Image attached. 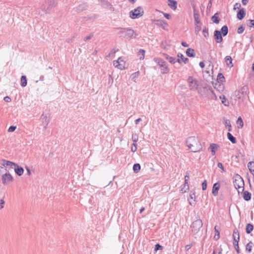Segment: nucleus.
Masks as SVG:
<instances>
[{"label":"nucleus","instance_id":"1","mask_svg":"<svg viewBox=\"0 0 254 254\" xmlns=\"http://www.w3.org/2000/svg\"><path fill=\"white\" fill-rule=\"evenodd\" d=\"M187 145L192 152H199L202 150L200 139L198 137H189L186 141Z\"/></svg>","mask_w":254,"mask_h":254},{"label":"nucleus","instance_id":"2","mask_svg":"<svg viewBox=\"0 0 254 254\" xmlns=\"http://www.w3.org/2000/svg\"><path fill=\"white\" fill-rule=\"evenodd\" d=\"M187 85L190 91L197 90L198 93L202 95L201 90L199 89V83L198 80L192 76H189L187 79Z\"/></svg>","mask_w":254,"mask_h":254},{"label":"nucleus","instance_id":"3","mask_svg":"<svg viewBox=\"0 0 254 254\" xmlns=\"http://www.w3.org/2000/svg\"><path fill=\"white\" fill-rule=\"evenodd\" d=\"M58 0H45V3L41 5V9L45 12H48L53 8L57 6Z\"/></svg>","mask_w":254,"mask_h":254},{"label":"nucleus","instance_id":"4","mask_svg":"<svg viewBox=\"0 0 254 254\" xmlns=\"http://www.w3.org/2000/svg\"><path fill=\"white\" fill-rule=\"evenodd\" d=\"M234 185L238 190L239 193L244 191V182L243 178L238 174L235 176L234 178Z\"/></svg>","mask_w":254,"mask_h":254},{"label":"nucleus","instance_id":"5","mask_svg":"<svg viewBox=\"0 0 254 254\" xmlns=\"http://www.w3.org/2000/svg\"><path fill=\"white\" fill-rule=\"evenodd\" d=\"M154 61L159 66L162 74H167L169 72V68L168 65L163 60L160 58H154Z\"/></svg>","mask_w":254,"mask_h":254},{"label":"nucleus","instance_id":"6","mask_svg":"<svg viewBox=\"0 0 254 254\" xmlns=\"http://www.w3.org/2000/svg\"><path fill=\"white\" fill-rule=\"evenodd\" d=\"M144 14L143 8L141 6H138L131 10L129 13V17L131 19H136L141 17Z\"/></svg>","mask_w":254,"mask_h":254},{"label":"nucleus","instance_id":"7","mask_svg":"<svg viewBox=\"0 0 254 254\" xmlns=\"http://www.w3.org/2000/svg\"><path fill=\"white\" fill-rule=\"evenodd\" d=\"M1 180L2 184L6 186L13 181V178L9 171L7 170L1 175Z\"/></svg>","mask_w":254,"mask_h":254},{"label":"nucleus","instance_id":"8","mask_svg":"<svg viewBox=\"0 0 254 254\" xmlns=\"http://www.w3.org/2000/svg\"><path fill=\"white\" fill-rule=\"evenodd\" d=\"M119 33L127 38H131L134 34V31L129 28H119Z\"/></svg>","mask_w":254,"mask_h":254},{"label":"nucleus","instance_id":"9","mask_svg":"<svg viewBox=\"0 0 254 254\" xmlns=\"http://www.w3.org/2000/svg\"><path fill=\"white\" fill-rule=\"evenodd\" d=\"M202 226V222L201 220L198 219L193 221L191 225L192 228V232L194 234H196L198 233L199 230Z\"/></svg>","mask_w":254,"mask_h":254},{"label":"nucleus","instance_id":"10","mask_svg":"<svg viewBox=\"0 0 254 254\" xmlns=\"http://www.w3.org/2000/svg\"><path fill=\"white\" fill-rule=\"evenodd\" d=\"M113 65L119 69L123 70L125 69L126 68V64L125 58L120 57L117 61L113 62Z\"/></svg>","mask_w":254,"mask_h":254},{"label":"nucleus","instance_id":"11","mask_svg":"<svg viewBox=\"0 0 254 254\" xmlns=\"http://www.w3.org/2000/svg\"><path fill=\"white\" fill-rule=\"evenodd\" d=\"M0 165L3 166L4 168L9 167L10 168L12 169L15 167L17 164L8 160L2 159L0 160Z\"/></svg>","mask_w":254,"mask_h":254},{"label":"nucleus","instance_id":"12","mask_svg":"<svg viewBox=\"0 0 254 254\" xmlns=\"http://www.w3.org/2000/svg\"><path fill=\"white\" fill-rule=\"evenodd\" d=\"M151 21L155 24L162 28L164 29H165V27L167 25V23L164 20L154 18L152 19Z\"/></svg>","mask_w":254,"mask_h":254},{"label":"nucleus","instance_id":"13","mask_svg":"<svg viewBox=\"0 0 254 254\" xmlns=\"http://www.w3.org/2000/svg\"><path fill=\"white\" fill-rule=\"evenodd\" d=\"M98 1L103 7L108 8L111 11L114 10V7L107 0H98Z\"/></svg>","mask_w":254,"mask_h":254},{"label":"nucleus","instance_id":"14","mask_svg":"<svg viewBox=\"0 0 254 254\" xmlns=\"http://www.w3.org/2000/svg\"><path fill=\"white\" fill-rule=\"evenodd\" d=\"M164 58L169 61L171 64H175L178 62L180 64H181V60L180 59H176L175 58L170 57L167 54H164Z\"/></svg>","mask_w":254,"mask_h":254},{"label":"nucleus","instance_id":"15","mask_svg":"<svg viewBox=\"0 0 254 254\" xmlns=\"http://www.w3.org/2000/svg\"><path fill=\"white\" fill-rule=\"evenodd\" d=\"M41 119L43 121V123L44 125V127L46 128L50 122L49 116L47 115L42 114L41 116Z\"/></svg>","mask_w":254,"mask_h":254},{"label":"nucleus","instance_id":"16","mask_svg":"<svg viewBox=\"0 0 254 254\" xmlns=\"http://www.w3.org/2000/svg\"><path fill=\"white\" fill-rule=\"evenodd\" d=\"M214 36L217 43H221L223 39L220 31L215 30Z\"/></svg>","mask_w":254,"mask_h":254},{"label":"nucleus","instance_id":"17","mask_svg":"<svg viewBox=\"0 0 254 254\" xmlns=\"http://www.w3.org/2000/svg\"><path fill=\"white\" fill-rule=\"evenodd\" d=\"M220 185L219 183H215L212 188V193L213 195L216 196L218 194V190L220 189Z\"/></svg>","mask_w":254,"mask_h":254},{"label":"nucleus","instance_id":"18","mask_svg":"<svg viewBox=\"0 0 254 254\" xmlns=\"http://www.w3.org/2000/svg\"><path fill=\"white\" fill-rule=\"evenodd\" d=\"M219 146L215 143H211L209 147V149L210 150L212 155H214L216 153V151L218 150Z\"/></svg>","mask_w":254,"mask_h":254},{"label":"nucleus","instance_id":"19","mask_svg":"<svg viewBox=\"0 0 254 254\" xmlns=\"http://www.w3.org/2000/svg\"><path fill=\"white\" fill-rule=\"evenodd\" d=\"M14 169L15 173L19 176H21L23 174L24 169L22 167L18 166L17 164Z\"/></svg>","mask_w":254,"mask_h":254},{"label":"nucleus","instance_id":"20","mask_svg":"<svg viewBox=\"0 0 254 254\" xmlns=\"http://www.w3.org/2000/svg\"><path fill=\"white\" fill-rule=\"evenodd\" d=\"M167 4L169 7L173 10L177 8V2L174 0H168Z\"/></svg>","mask_w":254,"mask_h":254},{"label":"nucleus","instance_id":"21","mask_svg":"<svg viewBox=\"0 0 254 254\" xmlns=\"http://www.w3.org/2000/svg\"><path fill=\"white\" fill-rule=\"evenodd\" d=\"M233 237L234 239L233 242L236 243L237 242H239L240 239L239 233L237 229L234 230Z\"/></svg>","mask_w":254,"mask_h":254},{"label":"nucleus","instance_id":"22","mask_svg":"<svg viewBox=\"0 0 254 254\" xmlns=\"http://www.w3.org/2000/svg\"><path fill=\"white\" fill-rule=\"evenodd\" d=\"M195 193L194 192H192L191 191L190 194V198H189V203L191 205H194L195 204Z\"/></svg>","mask_w":254,"mask_h":254},{"label":"nucleus","instance_id":"23","mask_svg":"<svg viewBox=\"0 0 254 254\" xmlns=\"http://www.w3.org/2000/svg\"><path fill=\"white\" fill-rule=\"evenodd\" d=\"M178 59H180L181 60V64L184 63L185 64H187L189 62V59L185 58L184 55L181 53H178L177 55Z\"/></svg>","mask_w":254,"mask_h":254},{"label":"nucleus","instance_id":"24","mask_svg":"<svg viewBox=\"0 0 254 254\" xmlns=\"http://www.w3.org/2000/svg\"><path fill=\"white\" fill-rule=\"evenodd\" d=\"M225 63L228 66L231 67L233 66L232 64V59L230 56H226L225 57Z\"/></svg>","mask_w":254,"mask_h":254},{"label":"nucleus","instance_id":"25","mask_svg":"<svg viewBox=\"0 0 254 254\" xmlns=\"http://www.w3.org/2000/svg\"><path fill=\"white\" fill-rule=\"evenodd\" d=\"M246 12L244 8L240 9L237 13V18L241 20L245 16Z\"/></svg>","mask_w":254,"mask_h":254},{"label":"nucleus","instance_id":"26","mask_svg":"<svg viewBox=\"0 0 254 254\" xmlns=\"http://www.w3.org/2000/svg\"><path fill=\"white\" fill-rule=\"evenodd\" d=\"M87 5L86 4H81L75 8V10L78 12L83 11L86 9Z\"/></svg>","mask_w":254,"mask_h":254},{"label":"nucleus","instance_id":"27","mask_svg":"<svg viewBox=\"0 0 254 254\" xmlns=\"http://www.w3.org/2000/svg\"><path fill=\"white\" fill-rule=\"evenodd\" d=\"M186 54L189 57H194L195 56L194 51L191 48H189L187 50Z\"/></svg>","mask_w":254,"mask_h":254},{"label":"nucleus","instance_id":"28","mask_svg":"<svg viewBox=\"0 0 254 254\" xmlns=\"http://www.w3.org/2000/svg\"><path fill=\"white\" fill-rule=\"evenodd\" d=\"M145 51L144 50L140 49L138 52L137 54V56L140 60H142L144 58Z\"/></svg>","mask_w":254,"mask_h":254},{"label":"nucleus","instance_id":"29","mask_svg":"<svg viewBox=\"0 0 254 254\" xmlns=\"http://www.w3.org/2000/svg\"><path fill=\"white\" fill-rule=\"evenodd\" d=\"M244 198L245 200L248 201L251 199V194L250 192L248 191H245L244 192Z\"/></svg>","mask_w":254,"mask_h":254},{"label":"nucleus","instance_id":"30","mask_svg":"<svg viewBox=\"0 0 254 254\" xmlns=\"http://www.w3.org/2000/svg\"><path fill=\"white\" fill-rule=\"evenodd\" d=\"M227 137L228 139L233 143H236V139L233 136L230 132L227 133Z\"/></svg>","mask_w":254,"mask_h":254},{"label":"nucleus","instance_id":"31","mask_svg":"<svg viewBox=\"0 0 254 254\" xmlns=\"http://www.w3.org/2000/svg\"><path fill=\"white\" fill-rule=\"evenodd\" d=\"M27 85V79L26 77L24 75H22L21 77V85L22 87H25Z\"/></svg>","mask_w":254,"mask_h":254},{"label":"nucleus","instance_id":"32","mask_svg":"<svg viewBox=\"0 0 254 254\" xmlns=\"http://www.w3.org/2000/svg\"><path fill=\"white\" fill-rule=\"evenodd\" d=\"M224 125L226 127H228V130L229 131H231L232 127L231 125L230 121L229 120H225Z\"/></svg>","mask_w":254,"mask_h":254},{"label":"nucleus","instance_id":"33","mask_svg":"<svg viewBox=\"0 0 254 254\" xmlns=\"http://www.w3.org/2000/svg\"><path fill=\"white\" fill-rule=\"evenodd\" d=\"M221 31L223 36H226L228 33L227 26L226 25L223 26L221 29Z\"/></svg>","mask_w":254,"mask_h":254},{"label":"nucleus","instance_id":"34","mask_svg":"<svg viewBox=\"0 0 254 254\" xmlns=\"http://www.w3.org/2000/svg\"><path fill=\"white\" fill-rule=\"evenodd\" d=\"M253 230V226L251 224H247L246 226V232L250 234Z\"/></svg>","mask_w":254,"mask_h":254},{"label":"nucleus","instance_id":"35","mask_svg":"<svg viewBox=\"0 0 254 254\" xmlns=\"http://www.w3.org/2000/svg\"><path fill=\"white\" fill-rule=\"evenodd\" d=\"M133 170L135 173H138L140 170V165L139 164H135L133 166Z\"/></svg>","mask_w":254,"mask_h":254},{"label":"nucleus","instance_id":"36","mask_svg":"<svg viewBox=\"0 0 254 254\" xmlns=\"http://www.w3.org/2000/svg\"><path fill=\"white\" fill-rule=\"evenodd\" d=\"M211 20L212 21L215 23L218 24L219 22L220 18L218 16L216 15V14H215L212 17Z\"/></svg>","mask_w":254,"mask_h":254},{"label":"nucleus","instance_id":"37","mask_svg":"<svg viewBox=\"0 0 254 254\" xmlns=\"http://www.w3.org/2000/svg\"><path fill=\"white\" fill-rule=\"evenodd\" d=\"M138 74L139 71H137L132 73L130 76L131 79L133 80L134 82H136V80L138 77Z\"/></svg>","mask_w":254,"mask_h":254},{"label":"nucleus","instance_id":"38","mask_svg":"<svg viewBox=\"0 0 254 254\" xmlns=\"http://www.w3.org/2000/svg\"><path fill=\"white\" fill-rule=\"evenodd\" d=\"M214 230H215V235L214 237V238L217 240L219 239L220 238V233H219V231L217 229L216 226L214 227Z\"/></svg>","mask_w":254,"mask_h":254},{"label":"nucleus","instance_id":"39","mask_svg":"<svg viewBox=\"0 0 254 254\" xmlns=\"http://www.w3.org/2000/svg\"><path fill=\"white\" fill-rule=\"evenodd\" d=\"M217 80L219 82H223L225 81V77L222 73H218Z\"/></svg>","mask_w":254,"mask_h":254},{"label":"nucleus","instance_id":"40","mask_svg":"<svg viewBox=\"0 0 254 254\" xmlns=\"http://www.w3.org/2000/svg\"><path fill=\"white\" fill-rule=\"evenodd\" d=\"M202 33L205 38H207L209 36V33H208V29L206 28V27H204L202 30Z\"/></svg>","mask_w":254,"mask_h":254},{"label":"nucleus","instance_id":"41","mask_svg":"<svg viewBox=\"0 0 254 254\" xmlns=\"http://www.w3.org/2000/svg\"><path fill=\"white\" fill-rule=\"evenodd\" d=\"M138 136L137 134L134 133H132V140L133 142V143H135L138 141Z\"/></svg>","mask_w":254,"mask_h":254},{"label":"nucleus","instance_id":"42","mask_svg":"<svg viewBox=\"0 0 254 254\" xmlns=\"http://www.w3.org/2000/svg\"><path fill=\"white\" fill-rule=\"evenodd\" d=\"M252 242H250L246 245V250L248 251L249 253H251L252 249Z\"/></svg>","mask_w":254,"mask_h":254},{"label":"nucleus","instance_id":"43","mask_svg":"<svg viewBox=\"0 0 254 254\" xmlns=\"http://www.w3.org/2000/svg\"><path fill=\"white\" fill-rule=\"evenodd\" d=\"M156 11L157 12H158L162 13L166 18H167L168 19H169L171 18V15L169 14L166 13H164L163 12H161V11H160V10H156Z\"/></svg>","mask_w":254,"mask_h":254},{"label":"nucleus","instance_id":"44","mask_svg":"<svg viewBox=\"0 0 254 254\" xmlns=\"http://www.w3.org/2000/svg\"><path fill=\"white\" fill-rule=\"evenodd\" d=\"M238 242H237L236 243L233 242V245H234V248L238 254L240 253V250H239V245H238Z\"/></svg>","mask_w":254,"mask_h":254},{"label":"nucleus","instance_id":"45","mask_svg":"<svg viewBox=\"0 0 254 254\" xmlns=\"http://www.w3.org/2000/svg\"><path fill=\"white\" fill-rule=\"evenodd\" d=\"M247 24L249 27L254 26V20H249L247 22Z\"/></svg>","mask_w":254,"mask_h":254},{"label":"nucleus","instance_id":"46","mask_svg":"<svg viewBox=\"0 0 254 254\" xmlns=\"http://www.w3.org/2000/svg\"><path fill=\"white\" fill-rule=\"evenodd\" d=\"M190 177L188 175H186L185 177V183L187 184V190H189V184L188 181L189 180Z\"/></svg>","mask_w":254,"mask_h":254},{"label":"nucleus","instance_id":"47","mask_svg":"<svg viewBox=\"0 0 254 254\" xmlns=\"http://www.w3.org/2000/svg\"><path fill=\"white\" fill-rule=\"evenodd\" d=\"M201 30V27L199 25H195V33L198 34L199 32Z\"/></svg>","mask_w":254,"mask_h":254},{"label":"nucleus","instance_id":"48","mask_svg":"<svg viewBox=\"0 0 254 254\" xmlns=\"http://www.w3.org/2000/svg\"><path fill=\"white\" fill-rule=\"evenodd\" d=\"M137 149V144L135 143H133L131 147V150L132 152H135Z\"/></svg>","mask_w":254,"mask_h":254},{"label":"nucleus","instance_id":"49","mask_svg":"<svg viewBox=\"0 0 254 254\" xmlns=\"http://www.w3.org/2000/svg\"><path fill=\"white\" fill-rule=\"evenodd\" d=\"M207 188V181L206 180H204L202 183V190H204Z\"/></svg>","mask_w":254,"mask_h":254},{"label":"nucleus","instance_id":"50","mask_svg":"<svg viewBox=\"0 0 254 254\" xmlns=\"http://www.w3.org/2000/svg\"><path fill=\"white\" fill-rule=\"evenodd\" d=\"M7 170L1 165H0V175L3 174Z\"/></svg>","mask_w":254,"mask_h":254},{"label":"nucleus","instance_id":"51","mask_svg":"<svg viewBox=\"0 0 254 254\" xmlns=\"http://www.w3.org/2000/svg\"><path fill=\"white\" fill-rule=\"evenodd\" d=\"M220 98L222 99V103L225 105L227 106L228 104H226V98L224 95L222 96H220Z\"/></svg>","mask_w":254,"mask_h":254},{"label":"nucleus","instance_id":"52","mask_svg":"<svg viewBox=\"0 0 254 254\" xmlns=\"http://www.w3.org/2000/svg\"><path fill=\"white\" fill-rule=\"evenodd\" d=\"M16 126H10L8 129V132H13L16 129Z\"/></svg>","mask_w":254,"mask_h":254},{"label":"nucleus","instance_id":"53","mask_svg":"<svg viewBox=\"0 0 254 254\" xmlns=\"http://www.w3.org/2000/svg\"><path fill=\"white\" fill-rule=\"evenodd\" d=\"M163 249V247L160 245L159 244H156L155 245V251H157L159 250H162Z\"/></svg>","mask_w":254,"mask_h":254},{"label":"nucleus","instance_id":"54","mask_svg":"<svg viewBox=\"0 0 254 254\" xmlns=\"http://www.w3.org/2000/svg\"><path fill=\"white\" fill-rule=\"evenodd\" d=\"M237 123L239 124L241 127L243 126V122L241 117H239L237 120Z\"/></svg>","mask_w":254,"mask_h":254},{"label":"nucleus","instance_id":"55","mask_svg":"<svg viewBox=\"0 0 254 254\" xmlns=\"http://www.w3.org/2000/svg\"><path fill=\"white\" fill-rule=\"evenodd\" d=\"M244 28L243 26H241L238 28L237 32L239 34H241L244 32Z\"/></svg>","mask_w":254,"mask_h":254},{"label":"nucleus","instance_id":"56","mask_svg":"<svg viewBox=\"0 0 254 254\" xmlns=\"http://www.w3.org/2000/svg\"><path fill=\"white\" fill-rule=\"evenodd\" d=\"M217 166H218V168L221 169L222 170V171H223V172L225 171V170L224 169L223 164L221 163H220V162L218 163V164H217Z\"/></svg>","mask_w":254,"mask_h":254},{"label":"nucleus","instance_id":"57","mask_svg":"<svg viewBox=\"0 0 254 254\" xmlns=\"http://www.w3.org/2000/svg\"><path fill=\"white\" fill-rule=\"evenodd\" d=\"M241 7V4L240 3H236L234 6V9H239Z\"/></svg>","mask_w":254,"mask_h":254},{"label":"nucleus","instance_id":"58","mask_svg":"<svg viewBox=\"0 0 254 254\" xmlns=\"http://www.w3.org/2000/svg\"><path fill=\"white\" fill-rule=\"evenodd\" d=\"M4 201L3 199H1L0 200V209H2L4 207Z\"/></svg>","mask_w":254,"mask_h":254},{"label":"nucleus","instance_id":"59","mask_svg":"<svg viewBox=\"0 0 254 254\" xmlns=\"http://www.w3.org/2000/svg\"><path fill=\"white\" fill-rule=\"evenodd\" d=\"M25 169H26V170L27 171V173L28 175H29V176L31 175V171H30L29 168L28 167H27V166H26L25 167Z\"/></svg>","mask_w":254,"mask_h":254},{"label":"nucleus","instance_id":"60","mask_svg":"<svg viewBox=\"0 0 254 254\" xmlns=\"http://www.w3.org/2000/svg\"><path fill=\"white\" fill-rule=\"evenodd\" d=\"M4 100L6 102H9L11 101V99L8 96H6L4 98Z\"/></svg>","mask_w":254,"mask_h":254},{"label":"nucleus","instance_id":"61","mask_svg":"<svg viewBox=\"0 0 254 254\" xmlns=\"http://www.w3.org/2000/svg\"><path fill=\"white\" fill-rule=\"evenodd\" d=\"M193 17H194V20H197V19L199 18V13H195V14H194L193 15Z\"/></svg>","mask_w":254,"mask_h":254},{"label":"nucleus","instance_id":"62","mask_svg":"<svg viewBox=\"0 0 254 254\" xmlns=\"http://www.w3.org/2000/svg\"><path fill=\"white\" fill-rule=\"evenodd\" d=\"M92 36V35H91L86 36V37L84 38V41H86L87 40H90Z\"/></svg>","mask_w":254,"mask_h":254},{"label":"nucleus","instance_id":"63","mask_svg":"<svg viewBox=\"0 0 254 254\" xmlns=\"http://www.w3.org/2000/svg\"><path fill=\"white\" fill-rule=\"evenodd\" d=\"M191 247V245H188L186 246V247H185L186 251H189Z\"/></svg>","mask_w":254,"mask_h":254},{"label":"nucleus","instance_id":"64","mask_svg":"<svg viewBox=\"0 0 254 254\" xmlns=\"http://www.w3.org/2000/svg\"><path fill=\"white\" fill-rule=\"evenodd\" d=\"M249 1V0H242V2L243 5H246Z\"/></svg>","mask_w":254,"mask_h":254}]
</instances>
